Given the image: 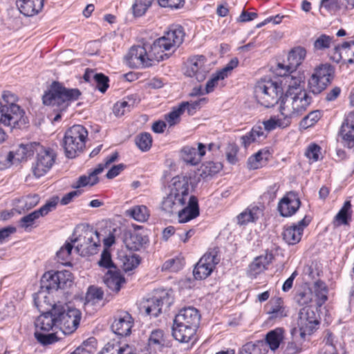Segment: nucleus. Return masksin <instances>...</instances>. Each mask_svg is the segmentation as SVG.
<instances>
[{
    "label": "nucleus",
    "mask_w": 354,
    "mask_h": 354,
    "mask_svg": "<svg viewBox=\"0 0 354 354\" xmlns=\"http://www.w3.org/2000/svg\"><path fill=\"white\" fill-rule=\"evenodd\" d=\"M81 317L78 309L58 301L36 319L35 337L43 346L55 343L58 340L57 330L65 335L73 333L77 328Z\"/></svg>",
    "instance_id": "f257e3e1"
},
{
    "label": "nucleus",
    "mask_w": 354,
    "mask_h": 354,
    "mask_svg": "<svg viewBox=\"0 0 354 354\" xmlns=\"http://www.w3.org/2000/svg\"><path fill=\"white\" fill-rule=\"evenodd\" d=\"M200 177L176 176L169 185V192L162 201V209L169 214L177 213L180 223H187L199 215L198 198L189 194V186L194 189Z\"/></svg>",
    "instance_id": "f03ea898"
},
{
    "label": "nucleus",
    "mask_w": 354,
    "mask_h": 354,
    "mask_svg": "<svg viewBox=\"0 0 354 354\" xmlns=\"http://www.w3.org/2000/svg\"><path fill=\"white\" fill-rule=\"evenodd\" d=\"M82 93L78 88H67L57 82H54L48 91L43 95V103L60 112L65 111L72 102L79 99Z\"/></svg>",
    "instance_id": "7ed1b4c3"
},
{
    "label": "nucleus",
    "mask_w": 354,
    "mask_h": 354,
    "mask_svg": "<svg viewBox=\"0 0 354 354\" xmlns=\"http://www.w3.org/2000/svg\"><path fill=\"white\" fill-rule=\"evenodd\" d=\"M311 103V97L306 90L300 88L286 91L280 105L281 114L291 119L302 115Z\"/></svg>",
    "instance_id": "20e7f679"
},
{
    "label": "nucleus",
    "mask_w": 354,
    "mask_h": 354,
    "mask_svg": "<svg viewBox=\"0 0 354 354\" xmlns=\"http://www.w3.org/2000/svg\"><path fill=\"white\" fill-rule=\"evenodd\" d=\"M88 131L82 125L77 124L70 127L64 134L63 147L66 156L74 158L82 153L85 147Z\"/></svg>",
    "instance_id": "39448f33"
},
{
    "label": "nucleus",
    "mask_w": 354,
    "mask_h": 354,
    "mask_svg": "<svg viewBox=\"0 0 354 354\" xmlns=\"http://www.w3.org/2000/svg\"><path fill=\"white\" fill-rule=\"evenodd\" d=\"M128 64L136 67L147 68L151 66L154 62L162 61L158 50H154V44L133 46L126 56Z\"/></svg>",
    "instance_id": "423d86ee"
},
{
    "label": "nucleus",
    "mask_w": 354,
    "mask_h": 354,
    "mask_svg": "<svg viewBox=\"0 0 354 354\" xmlns=\"http://www.w3.org/2000/svg\"><path fill=\"white\" fill-rule=\"evenodd\" d=\"M282 88L272 80H261L254 87V95L259 104L265 107L274 106L281 97Z\"/></svg>",
    "instance_id": "0eeeda50"
},
{
    "label": "nucleus",
    "mask_w": 354,
    "mask_h": 354,
    "mask_svg": "<svg viewBox=\"0 0 354 354\" xmlns=\"http://www.w3.org/2000/svg\"><path fill=\"white\" fill-rule=\"evenodd\" d=\"M184 37V29L181 26H171L162 37L153 41L154 50L159 52L162 60L167 59L169 55L165 51L178 47L183 42Z\"/></svg>",
    "instance_id": "6e6552de"
},
{
    "label": "nucleus",
    "mask_w": 354,
    "mask_h": 354,
    "mask_svg": "<svg viewBox=\"0 0 354 354\" xmlns=\"http://www.w3.org/2000/svg\"><path fill=\"white\" fill-rule=\"evenodd\" d=\"M71 242L77 243L75 250L82 256H90L96 254L100 246V233L92 228L87 227L78 236L71 238Z\"/></svg>",
    "instance_id": "1a4fd4ad"
},
{
    "label": "nucleus",
    "mask_w": 354,
    "mask_h": 354,
    "mask_svg": "<svg viewBox=\"0 0 354 354\" xmlns=\"http://www.w3.org/2000/svg\"><path fill=\"white\" fill-rule=\"evenodd\" d=\"M35 161L32 165V173L36 178L44 176L54 165L57 155L53 149L44 147L40 144L37 146Z\"/></svg>",
    "instance_id": "9d476101"
},
{
    "label": "nucleus",
    "mask_w": 354,
    "mask_h": 354,
    "mask_svg": "<svg viewBox=\"0 0 354 354\" xmlns=\"http://www.w3.org/2000/svg\"><path fill=\"white\" fill-rule=\"evenodd\" d=\"M334 69L328 64H322L315 68L308 81L310 91L314 94L322 92L333 78Z\"/></svg>",
    "instance_id": "9b49d317"
},
{
    "label": "nucleus",
    "mask_w": 354,
    "mask_h": 354,
    "mask_svg": "<svg viewBox=\"0 0 354 354\" xmlns=\"http://www.w3.org/2000/svg\"><path fill=\"white\" fill-rule=\"evenodd\" d=\"M24 111L19 105L0 106V122L11 128L24 127L27 123Z\"/></svg>",
    "instance_id": "f8f14e48"
},
{
    "label": "nucleus",
    "mask_w": 354,
    "mask_h": 354,
    "mask_svg": "<svg viewBox=\"0 0 354 354\" xmlns=\"http://www.w3.org/2000/svg\"><path fill=\"white\" fill-rule=\"evenodd\" d=\"M220 259L216 250L207 252L196 265L193 274L196 279H205L213 272Z\"/></svg>",
    "instance_id": "ddd939ff"
},
{
    "label": "nucleus",
    "mask_w": 354,
    "mask_h": 354,
    "mask_svg": "<svg viewBox=\"0 0 354 354\" xmlns=\"http://www.w3.org/2000/svg\"><path fill=\"white\" fill-rule=\"evenodd\" d=\"M204 55H196L187 60L185 74L194 78L197 82L204 81L209 73V67Z\"/></svg>",
    "instance_id": "4468645a"
},
{
    "label": "nucleus",
    "mask_w": 354,
    "mask_h": 354,
    "mask_svg": "<svg viewBox=\"0 0 354 354\" xmlns=\"http://www.w3.org/2000/svg\"><path fill=\"white\" fill-rule=\"evenodd\" d=\"M57 272L48 271L45 272L40 281V290L33 295L34 302L37 306L40 305L41 299H48L46 293H50L59 289L58 281L56 279Z\"/></svg>",
    "instance_id": "2eb2a0df"
},
{
    "label": "nucleus",
    "mask_w": 354,
    "mask_h": 354,
    "mask_svg": "<svg viewBox=\"0 0 354 354\" xmlns=\"http://www.w3.org/2000/svg\"><path fill=\"white\" fill-rule=\"evenodd\" d=\"M173 302V297L168 292H164L162 296L147 299L143 308L147 315L156 317L161 313L163 307L167 309Z\"/></svg>",
    "instance_id": "dca6fc26"
},
{
    "label": "nucleus",
    "mask_w": 354,
    "mask_h": 354,
    "mask_svg": "<svg viewBox=\"0 0 354 354\" xmlns=\"http://www.w3.org/2000/svg\"><path fill=\"white\" fill-rule=\"evenodd\" d=\"M133 319L127 311L118 313L111 324L112 331L118 336L126 337L131 334Z\"/></svg>",
    "instance_id": "f3484780"
},
{
    "label": "nucleus",
    "mask_w": 354,
    "mask_h": 354,
    "mask_svg": "<svg viewBox=\"0 0 354 354\" xmlns=\"http://www.w3.org/2000/svg\"><path fill=\"white\" fill-rule=\"evenodd\" d=\"M301 205L298 195L293 192H288L278 204V210L283 217L290 216L296 213Z\"/></svg>",
    "instance_id": "a211bd4d"
},
{
    "label": "nucleus",
    "mask_w": 354,
    "mask_h": 354,
    "mask_svg": "<svg viewBox=\"0 0 354 354\" xmlns=\"http://www.w3.org/2000/svg\"><path fill=\"white\" fill-rule=\"evenodd\" d=\"M123 241L128 250L138 251L147 245L149 239L143 232L133 230L124 233Z\"/></svg>",
    "instance_id": "6ab92c4d"
},
{
    "label": "nucleus",
    "mask_w": 354,
    "mask_h": 354,
    "mask_svg": "<svg viewBox=\"0 0 354 354\" xmlns=\"http://www.w3.org/2000/svg\"><path fill=\"white\" fill-rule=\"evenodd\" d=\"M339 135L344 146L348 149L354 147V113H348L340 129Z\"/></svg>",
    "instance_id": "aec40b11"
},
{
    "label": "nucleus",
    "mask_w": 354,
    "mask_h": 354,
    "mask_svg": "<svg viewBox=\"0 0 354 354\" xmlns=\"http://www.w3.org/2000/svg\"><path fill=\"white\" fill-rule=\"evenodd\" d=\"M174 320L198 329L201 320V314L196 308L187 307L178 312L175 316Z\"/></svg>",
    "instance_id": "412c9836"
},
{
    "label": "nucleus",
    "mask_w": 354,
    "mask_h": 354,
    "mask_svg": "<svg viewBox=\"0 0 354 354\" xmlns=\"http://www.w3.org/2000/svg\"><path fill=\"white\" fill-rule=\"evenodd\" d=\"M196 330L197 329L195 328L177 322L174 319L172 335L175 339L181 343H188L191 340L195 339Z\"/></svg>",
    "instance_id": "4be33fe9"
},
{
    "label": "nucleus",
    "mask_w": 354,
    "mask_h": 354,
    "mask_svg": "<svg viewBox=\"0 0 354 354\" xmlns=\"http://www.w3.org/2000/svg\"><path fill=\"white\" fill-rule=\"evenodd\" d=\"M308 225V223L306 222L304 218L299 221L297 224L286 227L283 232V240L288 245H295L299 243L301 239L304 228Z\"/></svg>",
    "instance_id": "5701e85b"
},
{
    "label": "nucleus",
    "mask_w": 354,
    "mask_h": 354,
    "mask_svg": "<svg viewBox=\"0 0 354 354\" xmlns=\"http://www.w3.org/2000/svg\"><path fill=\"white\" fill-rule=\"evenodd\" d=\"M44 0H16L19 11L26 17L39 14L43 9Z\"/></svg>",
    "instance_id": "b1692460"
},
{
    "label": "nucleus",
    "mask_w": 354,
    "mask_h": 354,
    "mask_svg": "<svg viewBox=\"0 0 354 354\" xmlns=\"http://www.w3.org/2000/svg\"><path fill=\"white\" fill-rule=\"evenodd\" d=\"M182 151L183 153V159L186 162L192 165H196L201 162V158L205 155L206 146L204 144L199 142L198 143L197 149L186 146L183 147Z\"/></svg>",
    "instance_id": "393cba45"
},
{
    "label": "nucleus",
    "mask_w": 354,
    "mask_h": 354,
    "mask_svg": "<svg viewBox=\"0 0 354 354\" xmlns=\"http://www.w3.org/2000/svg\"><path fill=\"white\" fill-rule=\"evenodd\" d=\"M273 259L272 253L268 251L265 254L257 257L249 266L250 274L255 277L267 270L268 265L271 263Z\"/></svg>",
    "instance_id": "a878e982"
},
{
    "label": "nucleus",
    "mask_w": 354,
    "mask_h": 354,
    "mask_svg": "<svg viewBox=\"0 0 354 354\" xmlns=\"http://www.w3.org/2000/svg\"><path fill=\"white\" fill-rule=\"evenodd\" d=\"M38 142H30L28 144H21L15 152L10 151L7 156V160L12 162V159H16L18 161H22L33 156L37 149Z\"/></svg>",
    "instance_id": "bb28decb"
},
{
    "label": "nucleus",
    "mask_w": 354,
    "mask_h": 354,
    "mask_svg": "<svg viewBox=\"0 0 354 354\" xmlns=\"http://www.w3.org/2000/svg\"><path fill=\"white\" fill-rule=\"evenodd\" d=\"M267 313L269 315L268 319L270 320L281 319L287 317L288 310L283 304L282 299L278 297L272 299L267 306Z\"/></svg>",
    "instance_id": "cd10ccee"
},
{
    "label": "nucleus",
    "mask_w": 354,
    "mask_h": 354,
    "mask_svg": "<svg viewBox=\"0 0 354 354\" xmlns=\"http://www.w3.org/2000/svg\"><path fill=\"white\" fill-rule=\"evenodd\" d=\"M306 51L303 47H296L291 50L288 56V64L286 66V72L292 73L297 70L306 57Z\"/></svg>",
    "instance_id": "c85d7f7f"
},
{
    "label": "nucleus",
    "mask_w": 354,
    "mask_h": 354,
    "mask_svg": "<svg viewBox=\"0 0 354 354\" xmlns=\"http://www.w3.org/2000/svg\"><path fill=\"white\" fill-rule=\"evenodd\" d=\"M297 325L298 329H292L291 334L294 337H296L297 335L299 334L300 338L304 340L306 336L311 335L316 330L319 324L308 321L306 318L302 317V316L299 315Z\"/></svg>",
    "instance_id": "c756f323"
},
{
    "label": "nucleus",
    "mask_w": 354,
    "mask_h": 354,
    "mask_svg": "<svg viewBox=\"0 0 354 354\" xmlns=\"http://www.w3.org/2000/svg\"><path fill=\"white\" fill-rule=\"evenodd\" d=\"M267 137L263 127L254 126L250 131L242 136L240 138L242 146L247 149L252 143L261 142Z\"/></svg>",
    "instance_id": "7c9ffc66"
},
{
    "label": "nucleus",
    "mask_w": 354,
    "mask_h": 354,
    "mask_svg": "<svg viewBox=\"0 0 354 354\" xmlns=\"http://www.w3.org/2000/svg\"><path fill=\"white\" fill-rule=\"evenodd\" d=\"M284 329L279 327L269 331L266 334L265 340L271 351H275L279 348L284 339Z\"/></svg>",
    "instance_id": "2f4dec72"
},
{
    "label": "nucleus",
    "mask_w": 354,
    "mask_h": 354,
    "mask_svg": "<svg viewBox=\"0 0 354 354\" xmlns=\"http://www.w3.org/2000/svg\"><path fill=\"white\" fill-rule=\"evenodd\" d=\"M270 157V152L268 149H261L248 159V167L250 169H257L261 167Z\"/></svg>",
    "instance_id": "473e14b6"
},
{
    "label": "nucleus",
    "mask_w": 354,
    "mask_h": 354,
    "mask_svg": "<svg viewBox=\"0 0 354 354\" xmlns=\"http://www.w3.org/2000/svg\"><path fill=\"white\" fill-rule=\"evenodd\" d=\"M351 203L350 201H346L336 214L333 220V224L335 226H341L348 225L351 219Z\"/></svg>",
    "instance_id": "72a5a7b5"
},
{
    "label": "nucleus",
    "mask_w": 354,
    "mask_h": 354,
    "mask_svg": "<svg viewBox=\"0 0 354 354\" xmlns=\"http://www.w3.org/2000/svg\"><path fill=\"white\" fill-rule=\"evenodd\" d=\"M124 278L118 272L108 271L104 278L106 286L111 290L118 292L122 283H124Z\"/></svg>",
    "instance_id": "f704fd0d"
},
{
    "label": "nucleus",
    "mask_w": 354,
    "mask_h": 354,
    "mask_svg": "<svg viewBox=\"0 0 354 354\" xmlns=\"http://www.w3.org/2000/svg\"><path fill=\"white\" fill-rule=\"evenodd\" d=\"M261 214V210L258 207L247 208L237 216V223L240 225H243L250 222H254L259 218Z\"/></svg>",
    "instance_id": "c9c22d12"
},
{
    "label": "nucleus",
    "mask_w": 354,
    "mask_h": 354,
    "mask_svg": "<svg viewBox=\"0 0 354 354\" xmlns=\"http://www.w3.org/2000/svg\"><path fill=\"white\" fill-rule=\"evenodd\" d=\"M314 292L316 297V305L321 307L328 299V288L326 283L320 280L314 283Z\"/></svg>",
    "instance_id": "e433bc0d"
},
{
    "label": "nucleus",
    "mask_w": 354,
    "mask_h": 354,
    "mask_svg": "<svg viewBox=\"0 0 354 354\" xmlns=\"http://www.w3.org/2000/svg\"><path fill=\"white\" fill-rule=\"evenodd\" d=\"M39 202V196L37 194L28 195L19 200V212L22 213L35 207Z\"/></svg>",
    "instance_id": "4c0bfd02"
},
{
    "label": "nucleus",
    "mask_w": 354,
    "mask_h": 354,
    "mask_svg": "<svg viewBox=\"0 0 354 354\" xmlns=\"http://www.w3.org/2000/svg\"><path fill=\"white\" fill-rule=\"evenodd\" d=\"M187 104L181 102L176 106H174L171 111L165 115V120L169 126H174L179 122L180 116L186 111Z\"/></svg>",
    "instance_id": "58836bf2"
},
{
    "label": "nucleus",
    "mask_w": 354,
    "mask_h": 354,
    "mask_svg": "<svg viewBox=\"0 0 354 354\" xmlns=\"http://www.w3.org/2000/svg\"><path fill=\"white\" fill-rule=\"evenodd\" d=\"M223 168V165L218 162H206L201 166V173L200 176L202 178L212 176L219 172Z\"/></svg>",
    "instance_id": "ea45409f"
},
{
    "label": "nucleus",
    "mask_w": 354,
    "mask_h": 354,
    "mask_svg": "<svg viewBox=\"0 0 354 354\" xmlns=\"http://www.w3.org/2000/svg\"><path fill=\"white\" fill-rule=\"evenodd\" d=\"M128 215L137 221L144 222L149 218L148 209L145 205H138L127 211Z\"/></svg>",
    "instance_id": "a19ab883"
},
{
    "label": "nucleus",
    "mask_w": 354,
    "mask_h": 354,
    "mask_svg": "<svg viewBox=\"0 0 354 354\" xmlns=\"http://www.w3.org/2000/svg\"><path fill=\"white\" fill-rule=\"evenodd\" d=\"M343 64L354 63V41L344 42L341 46Z\"/></svg>",
    "instance_id": "79ce46f5"
},
{
    "label": "nucleus",
    "mask_w": 354,
    "mask_h": 354,
    "mask_svg": "<svg viewBox=\"0 0 354 354\" xmlns=\"http://www.w3.org/2000/svg\"><path fill=\"white\" fill-rule=\"evenodd\" d=\"M290 122L289 119L286 117H283V119L270 118L263 122V129L264 131H270L277 127L286 128L290 125Z\"/></svg>",
    "instance_id": "37998d69"
},
{
    "label": "nucleus",
    "mask_w": 354,
    "mask_h": 354,
    "mask_svg": "<svg viewBox=\"0 0 354 354\" xmlns=\"http://www.w3.org/2000/svg\"><path fill=\"white\" fill-rule=\"evenodd\" d=\"M344 2L340 3L339 0H321L320 8H324L331 15H335L337 12L344 10Z\"/></svg>",
    "instance_id": "c03bdc74"
},
{
    "label": "nucleus",
    "mask_w": 354,
    "mask_h": 354,
    "mask_svg": "<svg viewBox=\"0 0 354 354\" xmlns=\"http://www.w3.org/2000/svg\"><path fill=\"white\" fill-rule=\"evenodd\" d=\"M56 279L58 281L59 289L69 288L73 283V274L68 270L57 271Z\"/></svg>",
    "instance_id": "a18cd8bd"
},
{
    "label": "nucleus",
    "mask_w": 354,
    "mask_h": 354,
    "mask_svg": "<svg viewBox=\"0 0 354 354\" xmlns=\"http://www.w3.org/2000/svg\"><path fill=\"white\" fill-rule=\"evenodd\" d=\"M324 346L319 350L318 354H338L334 344V337L331 333L328 332L324 339Z\"/></svg>",
    "instance_id": "49530a36"
},
{
    "label": "nucleus",
    "mask_w": 354,
    "mask_h": 354,
    "mask_svg": "<svg viewBox=\"0 0 354 354\" xmlns=\"http://www.w3.org/2000/svg\"><path fill=\"white\" fill-rule=\"evenodd\" d=\"M333 44V37L325 34L319 35L313 43L315 51H323L329 48Z\"/></svg>",
    "instance_id": "de8ad7c7"
},
{
    "label": "nucleus",
    "mask_w": 354,
    "mask_h": 354,
    "mask_svg": "<svg viewBox=\"0 0 354 354\" xmlns=\"http://www.w3.org/2000/svg\"><path fill=\"white\" fill-rule=\"evenodd\" d=\"M136 144L142 151H147L152 145V138L149 133H142L136 137Z\"/></svg>",
    "instance_id": "09e8293b"
},
{
    "label": "nucleus",
    "mask_w": 354,
    "mask_h": 354,
    "mask_svg": "<svg viewBox=\"0 0 354 354\" xmlns=\"http://www.w3.org/2000/svg\"><path fill=\"white\" fill-rule=\"evenodd\" d=\"M73 248V243H66L64 247L57 252V258L63 265H67L69 263V257Z\"/></svg>",
    "instance_id": "8fccbe9b"
},
{
    "label": "nucleus",
    "mask_w": 354,
    "mask_h": 354,
    "mask_svg": "<svg viewBox=\"0 0 354 354\" xmlns=\"http://www.w3.org/2000/svg\"><path fill=\"white\" fill-rule=\"evenodd\" d=\"M313 293L310 288L299 292L295 297L296 302L300 306H306L312 302Z\"/></svg>",
    "instance_id": "3c124183"
},
{
    "label": "nucleus",
    "mask_w": 354,
    "mask_h": 354,
    "mask_svg": "<svg viewBox=\"0 0 354 354\" xmlns=\"http://www.w3.org/2000/svg\"><path fill=\"white\" fill-rule=\"evenodd\" d=\"M293 337V339L287 342L286 345L283 348V354H298L302 351V342L297 340V335L296 337ZM302 341H304L302 339Z\"/></svg>",
    "instance_id": "603ef678"
},
{
    "label": "nucleus",
    "mask_w": 354,
    "mask_h": 354,
    "mask_svg": "<svg viewBox=\"0 0 354 354\" xmlns=\"http://www.w3.org/2000/svg\"><path fill=\"white\" fill-rule=\"evenodd\" d=\"M153 1L154 0H136L133 6V14L138 17L143 15L151 6Z\"/></svg>",
    "instance_id": "864d4df0"
},
{
    "label": "nucleus",
    "mask_w": 354,
    "mask_h": 354,
    "mask_svg": "<svg viewBox=\"0 0 354 354\" xmlns=\"http://www.w3.org/2000/svg\"><path fill=\"white\" fill-rule=\"evenodd\" d=\"M133 106V103L130 104L127 100L120 101L114 104L113 112L116 116L120 117L124 115L127 112H129Z\"/></svg>",
    "instance_id": "5fc2aeb1"
},
{
    "label": "nucleus",
    "mask_w": 354,
    "mask_h": 354,
    "mask_svg": "<svg viewBox=\"0 0 354 354\" xmlns=\"http://www.w3.org/2000/svg\"><path fill=\"white\" fill-rule=\"evenodd\" d=\"M321 114L319 111H312L304 117L301 121V126L307 129L313 126L320 118Z\"/></svg>",
    "instance_id": "6e6d98bb"
},
{
    "label": "nucleus",
    "mask_w": 354,
    "mask_h": 354,
    "mask_svg": "<svg viewBox=\"0 0 354 354\" xmlns=\"http://www.w3.org/2000/svg\"><path fill=\"white\" fill-rule=\"evenodd\" d=\"M40 216L35 210L28 215L23 216L19 221V225L21 227L26 230L28 227H32L35 221Z\"/></svg>",
    "instance_id": "4d7b16f0"
},
{
    "label": "nucleus",
    "mask_w": 354,
    "mask_h": 354,
    "mask_svg": "<svg viewBox=\"0 0 354 354\" xmlns=\"http://www.w3.org/2000/svg\"><path fill=\"white\" fill-rule=\"evenodd\" d=\"M118 157V153L115 152L105 159L104 163L99 164L97 167L91 173L94 178H97V175L102 173L104 168H106L110 164L115 162Z\"/></svg>",
    "instance_id": "13d9d810"
},
{
    "label": "nucleus",
    "mask_w": 354,
    "mask_h": 354,
    "mask_svg": "<svg viewBox=\"0 0 354 354\" xmlns=\"http://www.w3.org/2000/svg\"><path fill=\"white\" fill-rule=\"evenodd\" d=\"M109 77L102 73H98L95 75L93 83L95 87L102 93L106 92L109 88Z\"/></svg>",
    "instance_id": "bf43d9fd"
},
{
    "label": "nucleus",
    "mask_w": 354,
    "mask_h": 354,
    "mask_svg": "<svg viewBox=\"0 0 354 354\" xmlns=\"http://www.w3.org/2000/svg\"><path fill=\"white\" fill-rule=\"evenodd\" d=\"M239 147L235 143H229L226 149V158L229 163L234 165L238 162Z\"/></svg>",
    "instance_id": "052dcab7"
},
{
    "label": "nucleus",
    "mask_w": 354,
    "mask_h": 354,
    "mask_svg": "<svg viewBox=\"0 0 354 354\" xmlns=\"http://www.w3.org/2000/svg\"><path fill=\"white\" fill-rule=\"evenodd\" d=\"M165 343L163 331L161 330H153L149 338V346H162Z\"/></svg>",
    "instance_id": "680f3d73"
},
{
    "label": "nucleus",
    "mask_w": 354,
    "mask_h": 354,
    "mask_svg": "<svg viewBox=\"0 0 354 354\" xmlns=\"http://www.w3.org/2000/svg\"><path fill=\"white\" fill-rule=\"evenodd\" d=\"M1 98L2 101H0V106H12L17 105L16 104L18 100L17 96L9 91H4L2 93Z\"/></svg>",
    "instance_id": "e2e57ef3"
},
{
    "label": "nucleus",
    "mask_w": 354,
    "mask_h": 354,
    "mask_svg": "<svg viewBox=\"0 0 354 354\" xmlns=\"http://www.w3.org/2000/svg\"><path fill=\"white\" fill-rule=\"evenodd\" d=\"M58 203V198H53L51 200L47 201L43 206L39 209H37L39 216H44L47 215L49 212L55 209Z\"/></svg>",
    "instance_id": "0e129e2a"
},
{
    "label": "nucleus",
    "mask_w": 354,
    "mask_h": 354,
    "mask_svg": "<svg viewBox=\"0 0 354 354\" xmlns=\"http://www.w3.org/2000/svg\"><path fill=\"white\" fill-rule=\"evenodd\" d=\"M299 315L306 318L308 321L319 324L318 316L310 306H306L301 309Z\"/></svg>",
    "instance_id": "69168bd1"
},
{
    "label": "nucleus",
    "mask_w": 354,
    "mask_h": 354,
    "mask_svg": "<svg viewBox=\"0 0 354 354\" xmlns=\"http://www.w3.org/2000/svg\"><path fill=\"white\" fill-rule=\"evenodd\" d=\"M286 82L288 83V88L286 91H290L291 89L295 90V88L305 90L304 88V82L301 77L288 76Z\"/></svg>",
    "instance_id": "338daca9"
},
{
    "label": "nucleus",
    "mask_w": 354,
    "mask_h": 354,
    "mask_svg": "<svg viewBox=\"0 0 354 354\" xmlns=\"http://www.w3.org/2000/svg\"><path fill=\"white\" fill-rule=\"evenodd\" d=\"M239 354H262L261 348L258 345L248 342L243 346Z\"/></svg>",
    "instance_id": "774afa93"
}]
</instances>
